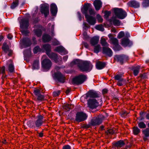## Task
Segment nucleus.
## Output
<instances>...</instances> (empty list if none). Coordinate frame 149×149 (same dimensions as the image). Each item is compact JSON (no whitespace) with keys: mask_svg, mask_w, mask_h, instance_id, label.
I'll return each instance as SVG.
<instances>
[{"mask_svg":"<svg viewBox=\"0 0 149 149\" xmlns=\"http://www.w3.org/2000/svg\"><path fill=\"white\" fill-rule=\"evenodd\" d=\"M103 52L109 57H111L113 54L111 50L108 47H103L102 49Z\"/></svg>","mask_w":149,"mask_h":149,"instance_id":"nucleus-17","label":"nucleus"},{"mask_svg":"<svg viewBox=\"0 0 149 149\" xmlns=\"http://www.w3.org/2000/svg\"><path fill=\"white\" fill-rule=\"evenodd\" d=\"M33 67L34 69H38L39 68V61L38 60H36L34 62Z\"/></svg>","mask_w":149,"mask_h":149,"instance_id":"nucleus-38","label":"nucleus"},{"mask_svg":"<svg viewBox=\"0 0 149 149\" xmlns=\"http://www.w3.org/2000/svg\"><path fill=\"white\" fill-rule=\"evenodd\" d=\"M23 42L24 45L26 47H28L31 45V42L30 40L28 38H25L23 39Z\"/></svg>","mask_w":149,"mask_h":149,"instance_id":"nucleus-31","label":"nucleus"},{"mask_svg":"<svg viewBox=\"0 0 149 149\" xmlns=\"http://www.w3.org/2000/svg\"><path fill=\"white\" fill-rule=\"evenodd\" d=\"M40 49L38 46L36 47L33 49V52L35 54H36L39 52L40 51Z\"/></svg>","mask_w":149,"mask_h":149,"instance_id":"nucleus-47","label":"nucleus"},{"mask_svg":"<svg viewBox=\"0 0 149 149\" xmlns=\"http://www.w3.org/2000/svg\"><path fill=\"white\" fill-rule=\"evenodd\" d=\"M71 147L69 145H67L64 146L62 149H71Z\"/></svg>","mask_w":149,"mask_h":149,"instance_id":"nucleus-59","label":"nucleus"},{"mask_svg":"<svg viewBox=\"0 0 149 149\" xmlns=\"http://www.w3.org/2000/svg\"><path fill=\"white\" fill-rule=\"evenodd\" d=\"M53 42V45H58L60 44L59 41L55 39L54 40Z\"/></svg>","mask_w":149,"mask_h":149,"instance_id":"nucleus-56","label":"nucleus"},{"mask_svg":"<svg viewBox=\"0 0 149 149\" xmlns=\"http://www.w3.org/2000/svg\"><path fill=\"white\" fill-rule=\"evenodd\" d=\"M93 5L96 10H98L102 7V3L99 0H96L94 1Z\"/></svg>","mask_w":149,"mask_h":149,"instance_id":"nucleus-18","label":"nucleus"},{"mask_svg":"<svg viewBox=\"0 0 149 149\" xmlns=\"http://www.w3.org/2000/svg\"><path fill=\"white\" fill-rule=\"evenodd\" d=\"M128 113L126 111L123 112L121 114V116L123 117H125L127 115Z\"/></svg>","mask_w":149,"mask_h":149,"instance_id":"nucleus-60","label":"nucleus"},{"mask_svg":"<svg viewBox=\"0 0 149 149\" xmlns=\"http://www.w3.org/2000/svg\"><path fill=\"white\" fill-rule=\"evenodd\" d=\"M102 92L103 94H105L108 92V90L106 88H105L102 90Z\"/></svg>","mask_w":149,"mask_h":149,"instance_id":"nucleus-62","label":"nucleus"},{"mask_svg":"<svg viewBox=\"0 0 149 149\" xmlns=\"http://www.w3.org/2000/svg\"><path fill=\"white\" fill-rule=\"evenodd\" d=\"M125 145L124 141L122 140H120L113 144L114 146L118 148H120Z\"/></svg>","mask_w":149,"mask_h":149,"instance_id":"nucleus-29","label":"nucleus"},{"mask_svg":"<svg viewBox=\"0 0 149 149\" xmlns=\"http://www.w3.org/2000/svg\"><path fill=\"white\" fill-rule=\"evenodd\" d=\"M99 39V37L96 36H94L91 39L90 43L92 45L94 46L98 43Z\"/></svg>","mask_w":149,"mask_h":149,"instance_id":"nucleus-22","label":"nucleus"},{"mask_svg":"<svg viewBox=\"0 0 149 149\" xmlns=\"http://www.w3.org/2000/svg\"><path fill=\"white\" fill-rule=\"evenodd\" d=\"M33 92L35 95L37 96L40 94V90L38 89H35L34 90Z\"/></svg>","mask_w":149,"mask_h":149,"instance_id":"nucleus-48","label":"nucleus"},{"mask_svg":"<svg viewBox=\"0 0 149 149\" xmlns=\"http://www.w3.org/2000/svg\"><path fill=\"white\" fill-rule=\"evenodd\" d=\"M2 49L5 53H6L10 49L8 45L6 42H4L2 47Z\"/></svg>","mask_w":149,"mask_h":149,"instance_id":"nucleus-32","label":"nucleus"},{"mask_svg":"<svg viewBox=\"0 0 149 149\" xmlns=\"http://www.w3.org/2000/svg\"><path fill=\"white\" fill-rule=\"evenodd\" d=\"M140 67L139 65H137L135 67H133L132 68V70L133 72V74L134 76H137L139 74Z\"/></svg>","mask_w":149,"mask_h":149,"instance_id":"nucleus-25","label":"nucleus"},{"mask_svg":"<svg viewBox=\"0 0 149 149\" xmlns=\"http://www.w3.org/2000/svg\"><path fill=\"white\" fill-rule=\"evenodd\" d=\"M144 113V112H143L142 111H141L140 113V115L141 116V117H140V118H141L140 120H142L144 119V118L143 116V115Z\"/></svg>","mask_w":149,"mask_h":149,"instance_id":"nucleus-61","label":"nucleus"},{"mask_svg":"<svg viewBox=\"0 0 149 149\" xmlns=\"http://www.w3.org/2000/svg\"><path fill=\"white\" fill-rule=\"evenodd\" d=\"M54 25H52V26L51 28V32L52 34V36H54Z\"/></svg>","mask_w":149,"mask_h":149,"instance_id":"nucleus-58","label":"nucleus"},{"mask_svg":"<svg viewBox=\"0 0 149 149\" xmlns=\"http://www.w3.org/2000/svg\"><path fill=\"white\" fill-rule=\"evenodd\" d=\"M143 5L145 6H149V0H145L143 2Z\"/></svg>","mask_w":149,"mask_h":149,"instance_id":"nucleus-54","label":"nucleus"},{"mask_svg":"<svg viewBox=\"0 0 149 149\" xmlns=\"http://www.w3.org/2000/svg\"><path fill=\"white\" fill-rule=\"evenodd\" d=\"M35 34L38 37H40L42 35V31L40 29H35L34 30Z\"/></svg>","mask_w":149,"mask_h":149,"instance_id":"nucleus-37","label":"nucleus"},{"mask_svg":"<svg viewBox=\"0 0 149 149\" xmlns=\"http://www.w3.org/2000/svg\"><path fill=\"white\" fill-rule=\"evenodd\" d=\"M63 109L66 111H69L70 109H72L74 107V106L72 104H66L63 106Z\"/></svg>","mask_w":149,"mask_h":149,"instance_id":"nucleus-30","label":"nucleus"},{"mask_svg":"<svg viewBox=\"0 0 149 149\" xmlns=\"http://www.w3.org/2000/svg\"><path fill=\"white\" fill-rule=\"evenodd\" d=\"M114 132L112 130H107V133L110 134H112Z\"/></svg>","mask_w":149,"mask_h":149,"instance_id":"nucleus-64","label":"nucleus"},{"mask_svg":"<svg viewBox=\"0 0 149 149\" xmlns=\"http://www.w3.org/2000/svg\"><path fill=\"white\" fill-rule=\"evenodd\" d=\"M92 67V65L89 62L85 61L82 62L79 69L82 72H89L91 70Z\"/></svg>","mask_w":149,"mask_h":149,"instance_id":"nucleus-4","label":"nucleus"},{"mask_svg":"<svg viewBox=\"0 0 149 149\" xmlns=\"http://www.w3.org/2000/svg\"><path fill=\"white\" fill-rule=\"evenodd\" d=\"M114 78L116 80L118 81H123L124 79L122 78L121 75L117 74L114 76Z\"/></svg>","mask_w":149,"mask_h":149,"instance_id":"nucleus-44","label":"nucleus"},{"mask_svg":"<svg viewBox=\"0 0 149 149\" xmlns=\"http://www.w3.org/2000/svg\"><path fill=\"white\" fill-rule=\"evenodd\" d=\"M82 62V61L76 59L73 61L71 63L70 65L72 66L74 65H77L79 69H80Z\"/></svg>","mask_w":149,"mask_h":149,"instance_id":"nucleus-24","label":"nucleus"},{"mask_svg":"<svg viewBox=\"0 0 149 149\" xmlns=\"http://www.w3.org/2000/svg\"><path fill=\"white\" fill-rule=\"evenodd\" d=\"M121 44L124 47L130 46L132 43L127 38H124L121 40Z\"/></svg>","mask_w":149,"mask_h":149,"instance_id":"nucleus-13","label":"nucleus"},{"mask_svg":"<svg viewBox=\"0 0 149 149\" xmlns=\"http://www.w3.org/2000/svg\"><path fill=\"white\" fill-rule=\"evenodd\" d=\"M91 6V5L90 6L88 10L89 13L90 15H93L95 14V11L93 9L90 8V7Z\"/></svg>","mask_w":149,"mask_h":149,"instance_id":"nucleus-49","label":"nucleus"},{"mask_svg":"<svg viewBox=\"0 0 149 149\" xmlns=\"http://www.w3.org/2000/svg\"><path fill=\"white\" fill-rule=\"evenodd\" d=\"M113 10L116 17L119 19H123L127 15L126 12L121 8H115Z\"/></svg>","mask_w":149,"mask_h":149,"instance_id":"nucleus-3","label":"nucleus"},{"mask_svg":"<svg viewBox=\"0 0 149 149\" xmlns=\"http://www.w3.org/2000/svg\"><path fill=\"white\" fill-rule=\"evenodd\" d=\"M138 126L139 128L141 129H143L146 128V124L143 122H141L138 123Z\"/></svg>","mask_w":149,"mask_h":149,"instance_id":"nucleus-40","label":"nucleus"},{"mask_svg":"<svg viewBox=\"0 0 149 149\" xmlns=\"http://www.w3.org/2000/svg\"><path fill=\"white\" fill-rule=\"evenodd\" d=\"M50 11L53 16H55L57 13L58 10L57 6L55 3H52L50 5Z\"/></svg>","mask_w":149,"mask_h":149,"instance_id":"nucleus-15","label":"nucleus"},{"mask_svg":"<svg viewBox=\"0 0 149 149\" xmlns=\"http://www.w3.org/2000/svg\"><path fill=\"white\" fill-rule=\"evenodd\" d=\"M88 106L91 109L96 108L99 105L98 102L95 99H89L88 102Z\"/></svg>","mask_w":149,"mask_h":149,"instance_id":"nucleus-7","label":"nucleus"},{"mask_svg":"<svg viewBox=\"0 0 149 149\" xmlns=\"http://www.w3.org/2000/svg\"><path fill=\"white\" fill-rule=\"evenodd\" d=\"M101 47L99 45H98L95 46L94 48V52L95 53H98L100 50V49H101Z\"/></svg>","mask_w":149,"mask_h":149,"instance_id":"nucleus-45","label":"nucleus"},{"mask_svg":"<svg viewBox=\"0 0 149 149\" xmlns=\"http://www.w3.org/2000/svg\"><path fill=\"white\" fill-rule=\"evenodd\" d=\"M109 21L111 24H112L116 26H119L120 24V20L116 19L115 17L113 16L109 19Z\"/></svg>","mask_w":149,"mask_h":149,"instance_id":"nucleus-16","label":"nucleus"},{"mask_svg":"<svg viewBox=\"0 0 149 149\" xmlns=\"http://www.w3.org/2000/svg\"><path fill=\"white\" fill-rule=\"evenodd\" d=\"M60 93V91H56L54 92L53 93V96L56 97L59 95Z\"/></svg>","mask_w":149,"mask_h":149,"instance_id":"nucleus-55","label":"nucleus"},{"mask_svg":"<svg viewBox=\"0 0 149 149\" xmlns=\"http://www.w3.org/2000/svg\"><path fill=\"white\" fill-rule=\"evenodd\" d=\"M102 122V120L100 118H94L91 120L90 124L91 126H96L99 125Z\"/></svg>","mask_w":149,"mask_h":149,"instance_id":"nucleus-14","label":"nucleus"},{"mask_svg":"<svg viewBox=\"0 0 149 149\" xmlns=\"http://www.w3.org/2000/svg\"><path fill=\"white\" fill-rule=\"evenodd\" d=\"M8 70L10 72H13L14 70V67L13 64L12 63L10 64L8 66Z\"/></svg>","mask_w":149,"mask_h":149,"instance_id":"nucleus-42","label":"nucleus"},{"mask_svg":"<svg viewBox=\"0 0 149 149\" xmlns=\"http://www.w3.org/2000/svg\"><path fill=\"white\" fill-rule=\"evenodd\" d=\"M46 121L43 116L39 115L37 116L36 120L33 122L32 123L31 121H29L27 124L29 127L32 128H39Z\"/></svg>","mask_w":149,"mask_h":149,"instance_id":"nucleus-1","label":"nucleus"},{"mask_svg":"<svg viewBox=\"0 0 149 149\" xmlns=\"http://www.w3.org/2000/svg\"><path fill=\"white\" fill-rule=\"evenodd\" d=\"M55 76L59 81L64 83L65 81V77L64 75L60 72H58L55 73Z\"/></svg>","mask_w":149,"mask_h":149,"instance_id":"nucleus-12","label":"nucleus"},{"mask_svg":"<svg viewBox=\"0 0 149 149\" xmlns=\"http://www.w3.org/2000/svg\"><path fill=\"white\" fill-rule=\"evenodd\" d=\"M106 64L105 63L99 61L97 62L96 66L97 69L101 70L104 68L106 66Z\"/></svg>","mask_w":149,"mask_h":149,"instance_id":"nucleus-23","label":"nucleus"},{"mask_svg":"<svg viewBox=\"0 0 149 149\" xmlns=\"http://www.w3.org/2000/svg\"><path fill=\"white\" fill-rule=\"evenodd\" d=\"M111 41L112 43L115 46L118 45V39L112 37L111 38Z\"/></svg>","mask_w":149,"mask_h":149,"instance_id":"nucleus-35","label":"nucleus"},{"mask_svg":"<svg viewBox=\"0 0 149 149\" xmlns=\"http://www.w3.org/2000/svg\"><path fill=\"white\" fill-rule=\"evenodd\" d=\"M5 66L0 67V73L4 74L5 73Z\"/></svg>","mask_w":149,"mask_h":149,"instance_id":"nucleus-52","label":"nucleus"},{"mask_svg":"<svg viewBox=\"0 0 149 149\" xmlns=\"http://www.w3.org/2000/svg\"><path fill=\"white\" fill-rule=\"evenodd\" d=\"M86 76L83 74L79 75L73 78V82L76 84L79 85L83 83L86 79Z\"/></svg>","mask_w":149,"mask_h":149,"instance_id":"nucleus-5","label":"nucleus"},{"mask_svg":"<svg viewBox=\"0 0 149 149\" xmlns=\"http://www.w3.org/2000/svg\"><path fill=\"white\" fill-rule=\"evenodd\" d=\"M47 55L50 59L53 60L56 63L58 62V59H59V57H60V60H62L61 57H58L57 54L54 53L50 52L47 54Z\"/></svg>","mask_w":149,"mask_h":149,"instance_id":"nucleus-11","label":"nucleus"},{"mask_svg":"<svg viewBox=\"0 0 149 149\" xmlns=\"http://www.w3.org/2000/svg\"><path fill=\"white\" fill-rule=\"evenodd\" d=\"M143 134V138L144 141L148 140V137H149V128H147L142 131Z\"/></svg>","mask_w":149,"mask_h":149,"instance_id":"nucleus-19","label":"nucleus"},{"mask_svg":"<svg viewBox=\"0 0 149 149\" xmlns=\"http://www.w3.org/2000/svg\"><path fill=\"white\" fill-rule=\"evenodd\" d=\"M18 4V0H15V1H13V3H12L10 6V8L12 9H13L17 6Z\"/></svg>","mask_w":149,"mask_h":149,"instance_id":"nucleus-34","label":"nucleus"},{"mask_svg":"<svg viewBox=\"0 0 149 149\" xmlns=\"http://www.w3.org/2000/svg\"><path fill=\"white\" fill-rule=\"evenodd\" d=\"M124 33L123 31H121L118 34L117 37L118 39H120L124 36Z\"/></svg>","mask_w":149,"mask_h":149,"instance_id":"nucleus-50","label":"nucleus"},{"mask_svg":"<svg viewBox=\"0 0 149 149\" xmlns=\"http://www.w3.org/2000/svg\"><path fill=\"white\" fill-rule=\"evenodd\" d=\"M49 6L46 4L42 5L40 9V12L42 14H43L45 17H46L49 14Z\"/></svg>","mask_w":149,"mask_h":149,"instance_id":"nucleus-8","label":"nucleus"},{"mask_svg":"<svg viewBox=\"0 0 149 149\" xmlns=\"http://www.w3.org/2000/svg\"><path fill=\"white\" fill-rule=\"evenodd\" d=\"M37 100L41 101L44 99L45 97L44 95L40 94L37 96Z\"/></svg>","mask_w":149,"mask_h":149,"instance_id":"nucleus-43","label":"nucleus"},{"mask_svg":"<svg viewBox=\"0 0 149 149\" xmlns=\"http://www.w3.org/2000/svg\"><path fill=\"white\" fill-rule=\"evenodd\" d=\"M100 43L102 46H108V44L105 38H102L100 40Z\"/></svg>","mask_w":149,"mask_h":149,"instance_id":"nucleus-39","label":"nucleus"},{"mask_svg":"<svg viewBox=\"0 0 149 149\" xmlns=\"http://www.w3.org/2000/svg\"><path fill=\"white\" fill-rule=\"evenodd\" d=\"M97 18L99 22H102L103 20V19L101 17V16L99 14H97Z\"/></svg>","mask_w":149,"mask_h":149,"instance_id":"nucleus-53","label":"nucleus"},{"mask_svg":"<svg viewBox=\"0 0 149 149\" xmlns=\"http://www.w3.org/2000/svg\"><path fill=\"white\" fill-rule=\"evenodd\" d=\"M140 131V130L137 127H134L133 128V132L135 135L138 134Z\"/></svg>","mask_w":149,"mask_h":149,"instance_id":"nucleus-33","label":"nucleus"},{"mask_svg":"<svg viewBox=\"0 0 149 149\" xmlns=\"http://www.w3.org/2000/svg\"><path fill=\"white\" fill-rule=\"evenodd\" d=\"M111 14V12L109 11H106L105 12L104 17L106 18H108Z\"/></svg>","mask_w":149,"mask_h":149,"instance_id":"nucleus-51","label":"nucleus"},{"mask_svg":"<svg viewBox=\"0 0 149 149\" xmlns=\"http://www.w3.org/2000/svg\"><path fill=\"white\" fill-rule=\"evenodd\" d=\"M21 27L23 28L27 29L29 26V21L27 19H24L21 20Z\"/></svg>","mask_w":149,"mask_h":149,"instance_id":"nucleus-21","label":"nucleus"},{"mask_svg":"<svg viewBox=\"0 0 149 149\" xmlns=\"http://www.w3.org/2000/svg\"><path fill=\"white\" fill-rule=\"evenodd\" d=\"M95 28L98 30L103 31L104 30V29L102 24H99L96 25L95 26Z\"/></svg>","mask_w":149,"mask_h":149,"instance_id":"nucleus-41","label":"nucleus"},{"mask_svg":"<svg viewBox=\"0 0 149 149\" xmlns=\"http://www.w3.org/2000/svg\"><path fill=\"white\" fill-rule=\"evenodd\" d=\"M77 14L78 17V18L80 20H81V13L79 12H78L77 13Z\"/></svg>","mask_w":149,"mask_h":149,"instance_id":"nucleus-63","label":"nucleus"},{"mask_svg":"<svg viewBox=\"0 0 149 149\" xmlns=\"http://www.w3.org/2000/svg\"><path fill=\"white\" fill-rule=\"evenodd\" d=\"M42 65L44 68L49 70L52 66V63L49 59L46 58L43 60L42 63Z\"/></svg>","mask_w":149,"mask_h":149,"instance_id":"nucleus-10","label":"nucleus"},{"mask_svg":"<svg viewBox=\"0 0 149 149\" xmlns=\"http://www.w3.org/2000/svg\"><path fill=\"white\" fill-rule=\"evenodd\" d=\"M43 48L45 49L46 51L47 54L49 53L51 51V46L49 44L44 45H43Z\"/></svg>","mask_w":149,"mask_h":149,"instance_id":"nucleus-28","label":"nucleus"},{"mask_svg":"<svg viewBox=\"0 0 149 149\" xmlns=\"http://www.w3.org/2000/svg\"><path fill=\"white\" fill-rule=\"evenodd\" d=\"M42 39L44 42H48L51 40V38L49 35L45 34L43 36Z\"/></svg>","mask_w":149,"mask_h":149,"instance_id":"nucleus-26","label":"nucleus"},{"mask_svg":"<svg viewBox=\"0 0 149 149\" xmlns=\"http://www.w3.org/2000/svg\"><path fill=\"white\" fill-rule=\"evenodd\" d=\"M128 4L130 6L135 8H138L140 6L139 3L135 0L130 1L128 2Z\"/></svg>","mask_w":149,"mask_h":149,"instance_id":"nucleus-20","label":"nucleus"},{"mask_svg":"<svg viewBox=\"0 0 149 149\" xmlns=\"http://www.w3.org/2000/svg\"><path fill=\"white\" fill-rule=\"evenodd\" d=\"M21 31L22 34L25 35H26L29 33L27 30H21Z\"/></svg>","mask_w":149,"mask_h":149,"instance_id":"nucleus-57","label":"nucleus"},{"mask_svg":"<svg viewBox=\"0 0 149 149\" xmlns=\"http://www.w3.org/2000/svg\"><path fill=\"white\" fill-rule=\"evenodd\" d=\"M90 6H91L90 3H85L84 5L83 8L82 9L81 11L82 13L85 15V17L86 19L87 22L91 25H94L96 23L95 18L87 14L88 10Z\"/></svg>","mask_w":149,"mask_h":149,"instance_id":"nucleus-2","label":"nucleus"},{"mask_svg":"<svg viewBox=\"0 0 149 149\" xmlns=\"http://www.w3.org/2000/svg\"><path fill=\"white\" fill-rule=\"evenodd\" d=\"M114 59L121 64H122L124 61L128 60L129 58L127 56L123 54L121 55H116Z\"/></svg>","mask_w":149,"mask_h":149,"instance_id":"nucleus-9","label":"nucleus"},{"mask_svg":"<svg viewBox=\"0 0 149 149\" xmlns=\"http://www.w3.org/2000/svg\"><path fill=\"white\" fill-rule=\"evenodd\" d=\"M87 115L85 113L83 112H79L76 114L75 121L79 123L86 120L87 117Z\"/></svg>","mask_w":149,"mask_h":149,"instance_id":"nucleus-6","label":"nucleus"},{"mask_svg":"<svg viewBox=\"0 0 149 149\" xmlns=\"http://www.w3.org/2000/svg\"><path fill=\"white\" fill-rule=\"evenodd\" d=\"M91 126V125L90 123L88 124H84L81 125V127L85 129L89 128Z\"/></svg>","mask_w":149,"mask_h":149,"instance_id":"nucleus-46","label":"nucleus"},{"mask_svg":"<svg viewBox=\"0 0 149 149\" xmlns=\"http://www.w3.org/2000/svg\"><path fill=\"white\" fill-rule=\"evenodd\" d=\"M87 95L88 97H99L98 94L95 92L92 91H89L87 94Z\"/></svg>","mask_w":149,"mask_h":149,"instance_id":"nucleus-27","label":"nucleus"},{"mask_svg":"<svg viewBox=\"0 0 149 149\" xmlns=\"http://www.w3.org/2000/svg\"><path fill=\"white\" fill-rule=\"evenodd\" d=\"M64 49L63 47L61 46H59L57 47L55 49L54 51L59 53H61L64 51Z\"/></svg>","mask_w":149,"mask_h":149,"instance_id":"nucleus-36","label":"nucleus"}]
</instances>
